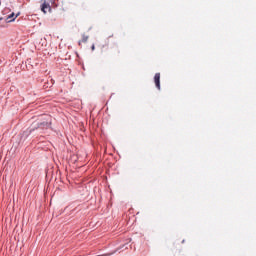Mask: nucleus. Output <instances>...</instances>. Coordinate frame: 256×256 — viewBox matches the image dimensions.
<instances>
[{
    "mask_svg": "<svg viewBox=\"0 0 256 256\" xmlns=\"http://www.w3.org/2000/svg\"><path fill=\"white\" fill-rule=\"evenodd\" d=\"M154 83L158 90H161V73H156L154 76Z\"/></svg>",
    "mask_w": 256,
    "mask_h": 256,
    "instance_id": "f03ea898",
    "label": "nucleus"
},
{
    "mask_svg": "<svg viewBox=\"0 0 256 256\" xmlns=\"http://www.w3.org/2000/svg\"><path fill=\"white\" fill-rule=\"evenodd\" d=\"M91 49L92 51H95V45H92Z\"/></svg>",
    "mask_w": 256,
    "mask_h": 256,
    "instance_id": "423d86ee",
    "label": "nucleus"
},
{
    "mask_svg": "<svg viewBox=\"0 0 256 256\" xmlns=\"http://www.w3.org/2000/svg\"><path fill=\"white\" fill-rule=\"evenodd\" d=\"M40 9L42 13H51V5L55 4V0H40Z\"/></svg>",
    "mask_w": 256,
    "mask_h": 256,
    "instance_id": "f257e3e1",
    "label": "nucleus"
},
{
    "mask_svg": "<svg viewBox=\"0 0 256 256\" xmlns=\"http://www.w3.org/2000/svg\"><path fill=\"white\" fill-rule=\"evenodd\" d=\"M18 16H19V14H17V15L15 16V13H12V14H10L9 16H7L6 22H7V23H11L12 21H15V18L18 17Z\"/></svg>",
    "mask_w": 256,
    "mask_h": 256,
    "instance_id": "7ed1b4c3",
    "label": "nucleus"
},
{
    "mask_svg": "<svg viewBox=\"0 0 256 256\" xmlns=\"http://www.w3.org/2000/svg\"><path fill=\"white\" fill-rule=\"evenodd\" d=\"M50 125L51 124H49L48 122H42V123L39 124L38 127H41L42 129H43V127H46V129H47L48 127H50Z\"/></svg>",
    "mask_w": 256,
    "mask_h": 256,
    "instance_id": "20e7f679",
    "label": "nucleus"
},
{
    "mask_svg": "<svg viewBox=\"0 0 256 256\" xmlns=\"http://www.w3.org/2000/svg\"><path fill=\"white\" fill-rule=\"evenodd\" d=\"M110 254H105L104 256H109Z\"/></svg>",
    "mask_w": 256,
    "mask_h": 256,
    "instance_id": "0eeeda50",
    "label": "nucleus"
},
{
    "mask_svg": "<svg viewBox=\"0 0 256 256\" xmlns=\"http://www.w3.org/2000/svg\"><path fill=\"white\" fill-rule=\"evenodd\" d=\"M88 40H89V36L87 35L82 36V43H87Z\"/></svg>",
    "mask_w": 256,
    "mask_h": 256,
    "instance_id": "39448f33",
    "label": "nucleus"
}]
</instances>
